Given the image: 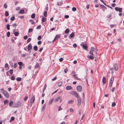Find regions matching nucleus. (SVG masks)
I'll return each instance as SVG.
<instances>
[{
    "label": "nucleus",
    "mask_w": 124,
    "mask_h": 124,
    "mask_svg": "<svg viewBox=\"0 0 124 124\" xmlns=\"http://www.w3.org/2000/svg\"><path fill=\"white\" fill-rule=\"evenodd\" d=\"M80 45L81 46H82L83 48H84V49L86 50H87L88 46H87V44H82V43H81V44Z\"/></svg>",
    "instance_id": "5"
},
{
    "label": "nucleus",
    "mask_w": 124,
    "mask_h": 124,
    "mask_svg": "<svg viewBox=\"0 0 124 124\" xmlns=\"http://www.w3.org/2000/svg\"><path fill=\"white\" fill-rule=\"evenodd\" d=\"M4 8H7V5L5 3L4 4Z\"/></svg>",
    "instance_id": "50"
},
{
    "label": "nucleus",
    "mask_w": 124,
    "mask_h": 124,
    "mask_svg": "<svg viewBox=\"0 0 124 124\" xmlns=\"http://www.w3.org/2000/svg\"><path fill=\"white\" fill-rule=\"evenodd\" d=\"M24 10H21L19 12V13L21 14H23L24 13Z\"/></svg>",
    "instance_id": "21"
},
{
    "label": "nucleus",
    "mask_w": 124,
    "mask_h": 124,
    "mask_svg": "<svg viewBox=\"0 0 124 124\" xmlns=\"http://www.w3.org/2000/svg\"><path fill=\"white\" fill-rule=\"evenodd\" d=\"M72 10L73 11H75L76 10V8L75 7H73L72 8Z\"/></svg>",
    "instance_id": "45"
},
{
    "label": "nucleus",
    "mask_w": 124,
    "mask_h": 124,
    "mask_svg": "<svg viewBox=\"0 0 124 124\" xmlns=\"http://www.w3.org/2000/svg\"><path fill=\"white\" fill-rule=\"evenodd\" d=\"M115 10L116 11H119V8L118 7H116L115 8Z\"/></svg>",
    "instance_id": "44"
},
{
    "label": "nucleus",
    "mask_w": 124,
    "mask_h": 124,
    "mask_svg": "<svg viewBox=\"0 0 124 124\" xmlns=\"http://www.w3.org/2000/svg\"><path fill=\"white\" fill-rule=\"evenodd\" d=\"M114 68L115 70L117 71L118 69V65L117 63H115L114 65Z\"/></svg>",
    "instance_id": "9"
},
{
    "label": "nucleus",
    "mask_w": 124,
    "mask_h": 124,
    "mask_svg": "<svg viewBox=\"0 0 124 124\" xmlns=\"http://www.w3.org/2000/svg\"><path fill=\"white\" fill-rule=\"evenodd\" d=\"M63 58H61L59 59V61L60 62H62L63 61Z\"/></svg>",
    "instance_id": "58"
},
{
    "label": "nucleus",
    "mask_w": 124,
    "mask_h": 124,
    "mask_svg": "<svg viewBox=\"0 0 124 124\" xmlns=\"http://www.w3.org/2000/svg\"><path fill=\"white\" fill-rule=\"evenodd\" d=\"M114 78L113 77H112L110 79V83L109 84V86L110 87H111L113 83V82Z\"/></svg>",
    "instance_id": "3"
},
{
    "label": "nucleus",
    "mask_w": 124,
    "mask_h": 124,
    "mask_svg": "<svg viewBox=\"0 0 124 124\" xmlns=\"http://www.w3.org/2000/svg\"><path fill=\"white\" fill-rule=\"evenodd\" d=\"M69 31H70L67 28L65 31V33L67 34L69 33Z\"/></svg>",
    "instance_id": "23"
},
{
    "label": "nucleus",
    "mask_w": 124,
    "mask_h": 124,
    "mask_svg": "<svg viewBox=\"0 0 124 124\" xmlns=\"http://www.w3.org/2000/svg\"><path fill=\"white\" fill-rule=\"evenodd\" d=\"M74 36V32L72 33L70 35V37L71 38H73Z\"/></svg>",
    "instance_id": "17"
},
{
    "label": "nucleus",
    "mask_w": 124,
    "mask_h": 124,
    "mask_svg": "<svg viewBox=\"0 0 124 124\" xmlns=\"http://www.w3.org/2000/svg\"><path fill=\"white\" fill-rule=\"evenodd\" d=\"M69 16L68 15H66L64 17L66 18H69Z\"/></svg>",
    "instance_id": "62"
},
{
    "label": "nucleus",
    "mask_w": 124,
    "mask_h": 124,
    "mask_svg": "<svg viewBox=\"0 0 124 124\" xmlns=\"http://www.w3.org/2000/svg\"><path fill=\"white\" fill-rule=\"evenodd\" d=\"M61 36V34H58L56 35L55 38L56 40H58L59 38Z\"/></svg>",
    "instance_id": "11"
},
{
    "label": "nucleus",
    "mask_w": 124,
    "mask_h": 124,
    "mask_svg": "<svg viewBox=\"0 0 124 124\" xmlns=\"http://www.w3.org/2000/svg\"><path fill=\"white\" fill-rule=\"evenodd\" d=\"M116 24H110V26L111 28H112L114 27L115 26H116Z\"/></svg>",
    "instance_id": "42"
},
{
    "label": "nucleus",
    "mask_w": 124,
    "mask_h": 124,
    "mask_svg": "<svg viewBox=\"0 0 124 124\" xmlns=\"http://www.w3.org/2000/svg\"><path fill=\"white\" fill-rule=\"evenodd\" d=\"M15 118L14 117L12 116L11 118V121H13L14 120Z\"/></svg>",
    "instance_id": "48"
},
{
    "label": "nucleus",
    "mask_w": 124,
    "mask_h": 124,
    "mask_svg": "<svg viewBox=\"0 0 124 124\" xmlns=\"http://www.w3.org/2000/svg\"><path fill=\"white\" fill-rule=\"evenodd\" d=\"M73 46L74 48H76L77 47V45L75 43H74L73 44Z\"/></svg>",
    "instance_id": "51"
},
{
    "label": "nucleus",
    "mask_w": 124,
    "mask_h": 124,
    "mask_svg": "<svg viewBox=\"0 0 124 124\" xmlns=\"http://www.w3.org/2000/svg\"><path fill=\"white\" fill-rule=\"evenodd\" d=\"M62 84V81H60L58 83V85L59 86H60Z\"/></svg>",
    "instance_id": "19"
},
{
    "label": "nucleus",
    "mask_w": 124,
    "mask_h": 124,
    "mask_svg": "<svg viewBox=\"0 0 124 124\" xmlns=\"http://www.w3.org/2000/svg\"><path fill=\"white\" fill-rule=\"evenodd\" d=\"M35 17V14L34 13L32 14L31 16V17L32 18H34Z\"/></svg>",
    "instance_id": "28"
},
{
    "label": "nucleus",
    "mask_w": 124,
    "mask_h": 124,
    "mask_svg": "<svg viewBox=\"0 0 124 124\" xmlns=\"http://www.w3.org/2000/svg\"><path fill=\"white\" fill-rule=\"evenodd\" d=\"M9 71L10 73L11 74H12L13 73V70L12 69H11Z\"/></svg>",
    "instance_id": "33"
},
{
    "label": "nucleus",
    "mask_w": 124,
    "mask_h": 124,
    "mask_svg": "<svg viewBox=\"0 0 124 124\" xmlns=\"http://www.w3.org/2000/svg\"><path fill=\"white\" fill-rule=\"evenodd\" d=\"M8 100H5L4 101V104L6 105V104L8 103Z\"/></svg>",
    "instance_id": "41"
},
{
    "label": "nucleus",
    "mask_w": 124,
    "mask_h": 124,
    "mask_svg": "<svg viewBox=\"0 0 124 124\" xmlns=\"http://www.w3.org/2000/svg\"><path fill=\"white\" fill-rule=\"evenodd\" d=\"M66 89L67 90H72V86H67L66 87Z\"/></svg>",
    "instance_id": "12"
},
{
    "label": "nucleus",
    "mask_w": 124,
    "mask_h": 124,
    "mask_svg": "<svg viewBox=\"0 0 124 124\" xmlns=\"http://www.w3.org/2000/svg\"><path fill=\"white\" fill-rule=\"evenodd\" d=\"M39 64L38 63H37L36 65L35 66V68H39Z\"/></svg>",
    "instance_id": "24"
},
{
    "label": "nucleus",
    "mask_w": 124,
    "mask_h": 124,
    "mask_svg": "<svg viewBox=\"0 0 124 124\" xmlns=\"http://www.w3.org/2000/svg\"><path fill=\"white\" fill-rule=\"evenodd\" d=\"M77 91L79 92H80L82 90V87L81 85H78L77 87Z\"/></svg>",
    "instance_id": "6"
},
{
    "label": "nucleus",
    "mask_w": 124,
    "mask_h": 124,
    "mask_svg": "<svg viewBox=\"0 0 124 124\" xmlns=\"http://www.w3.org/2000/svg\"><path fill=\"white\" fill-rule=\"evenodd\" d=\"M31 40V38H29L27 41V43H28L30 42Z\"/></svg>",
    "instance_id": "34"
},
{
    "label": "nucleus",
    "mask_w": 124,
    "mask_h": 124,
    "mask_svg": "<svg viewBox=\"0 0 124 124\" xmlns=\"http://www.w3.org/2000/svg\"><path fill=\"white\" fill-rule=\"evenodd\" d=\"M8 66V64L7 63H6L5 65V68L7 67Z\"/></svg>",
    "instance_id": "52"
},
{
    "label": "nucleus",
    "mask_w": 124,
    "mask_h": 124,
    "mask_svg": "<svg viewBox=\"0 0 124 124\" xmlns=\"http://www.w3.org/2000/svg\"><path fill=\"white\" fill-rule=\"evenodd\" d=\"M21 103L19 101H18L16 105V107H20L21 105Z\"/></svg>",
    "instance_id": "8"
},
{
    "label": "nucleus",
    "mask_w": 124,
    "mask_h": 124,
    "mask_svg": "<svg viewBox=\"0 0 124 124\" xmlns=\"http://www.w3.org/2000/svg\"><path fill=\"white\" fill-rule=\"evenodd\" d=\"M102 82L104 84L106 82V78L105 77H103L102 80Z\"/></svg>",
    "instance_id": "15"
},
{
    "label": "nucleus",
    "mask_w": 124,
    "mask_h": 124,
    "mask_svg": "<svg viewBox=\"0 0 124 124\" xmlns=\"http://www.w3.org/2000/svg\"><path fill=\"white\" fill-rule=\"evenodd\" d=\"M54 100V99H52L49 102V105H50L52 104V103L53 101Z\"/></svg>",
    "instance_id": "32"
},
{
    "label": "nucleus",
    "mask_w": 124,
    "mask_h": 124,
    "mask_svg": "<svg viewBox=\"0 0 124 124\" xmlns=\"http://www.w3.org/2000/svg\"><path fill=\"white\" fill-rule=\"evenodd\" d=\"M18 64L19 66H23L24 65V64H23L22 62H18Z\"/></svg>",
    "instance_id": "18"
},
{
    "label": "nucleus",
    "mask_w": 124,
    "mask_h": 124,
    "mask_svg": "<svg viewBox=\"0 0 124 124\" xmlns=\"http://www.w3.org/2000/svg\"><path fill=\"white\" fill-rule=\"evenodd\" d=\"M41 43V41H39L38 42V45H40Z\"/></svg>",
    "instance_id": "63"
},
{
    "label": "nucleus",
    "mask_w": 124,
    "mask_h": 124,
    "mask_svg": "<svg viewBox=\"0 0 124 124\" xmlns=\"http://www.w3.org/2000/svg\"><path fill=\"white\" fill-rule=\"evenodd\" d=\"M57 78V77H55L54 78L52 79V81H53L55 80Z\"/></svg>",
    "instance_id": "56"
},
{
    "label": "nucleus",
    "mask_w": 124,
    "mask_h": 124,
    "mask_svg": "<svg viewBox=\"0 0 124 124\" xmlns=\"http://www.w3.org/2000/svg\"><path fill=\"white\" fill-rule=\"evenodd\" d=\"M68 71V69L67 68L64 70V72L65 73H66Z\"/></svg>",
    "instance_id": "53"
},
{
    "label": "nucleus",
    "mask_w": 124,
    "mask_h": 124,
    "mask_svg": "<svg viewBox=\"0 0 124 124\" xmlns=\"http://www.w3.org/2000/svg\"><path fill=\"white\" fill-rule=\"evenodd\" d=\"M62 109V108H61V106H59L58 108V111H59Z\"/></svg>",
    "instance_id": "54"
},
{
    "label": "nucleus",
    "mask_w": 124,
    "mask_h": 124,
    "mask_svg": "<svg viewBox=\"0 0 124 124\" xmlns=\"http://www.w3.org/2000/svg\"><path fill=\"white\" fill-rule=\"evenodd\" d=\"M22 80L21 78L20 77H18L16 79V80L17 81H21Z\"/></svg>",
    "instance_id": "22"
},
{
    "label": "nucleus",
    "mask_w": 124,
    "mask_h": 124,
    "mask_svg": "<svg viewBox=\"0 0 124 124\" xmlns=\"http://www.w3.org/2000/svg\"><path fill=\"white\" fill-rule=\"evenodd\" d=\"M10 32L8 31L7 32V36L8 37H9L10 36Z\"/></svg>",
    "instance_id": "39"
},
{
    "label": "nucleus",
    "mask_w": 124,
    "mask_h": 124,
    "mask_svg": "<svg viewBox=\"0 0 124 124\" xmlns=\"http://www.w3.org/2000/svg\"><path fill=\"white\" fill-rule=\"evenodd\" d=\"M27 48L28 50L29 51L31 50L32 48V46L31 44L30 43L28 46Z\"/></svg>",
    "instance_id": "10"
},
{
    "label": "nucleus",
    "mask_w": 124,
    "mask_h": 124,
    "mask_svg": "<svg viewBox=\"0 0 124 124\" xmlns=\"http://www.w3.org/2000/svg\"><path fill=\"white\" fill-rule=\"evenodd\" d=\"M113 68H111L110 69V70L111 71V73L112 74H113Z\"/></svg>",
    "instance_id": "57"
},
{
    "label": "nucleus",
    "mask_w": 124,
    "mask_h": 124,
    "mask_svg": "<svg viewBox=\"0 0 124 124\" xmlns=\"http://www.w3.org/2000/svg\"><path fill=\"white\" fill-rule=\"evenodd\" d=\"M15 76H13L11 77V79L12 80H15Z\"/></svg>",
    "instance_id": "40"
},
{
    "label": "nucleus",
    "mask_w": 124,
    "mask_h": 124,
    "mask_svg": "<svg viewBox=\"0 0 124 124\" xmlns=\"http://www.w3.org/2000/svg\"><path fill=\"white\" fill-rule=\"evenodd\" d=\"M38 48V46H34L33 48L36 51L37 50Z\"/></svg>",
    "instance_id": "20"
},
{
    "label": "nucleus",
    "mask_w": 124,
    "mask_h": 124,
    "mask_svg": "<svg viewBox=\"0 0 124 124\" xmlns=\"http://www.w3.org/2000/svg\"><path fill=\"white\" fill-rule=\"evenodd\" d=\"M41 21L42 22H45L46 21V18L45 17H43V18H42Z\"/></svg>",
    "instance_id": "25"
},
{
    "label": "nucleus",
    "mask_w": 124,
    "mask_h": 124,
    "mask_svg": "<svg viewBox=\"0 0 124 124\" xmlns=\"http://www.w3.org/2000/svg\"><path fill=\"white\" fill-rule=\"evenodd\" d=\"M72 73L74 74L73 76V77H75V76L76 75V72L74 71H73L72 72Z\"/></svg>",
    "instance_id": "49"
},
{
    "label": "nucleus",
    "mask_w": 124,
    "mask_h": 124,
    "mask_svg": "<svg viewBox=\"0 0 124 124\" xmlns=\"http://www.w3.org/2000/svg\"><path fill=\"white\" fill-rule=\"evenodd\" d=\"M15 17L14 16H12L11 17V18H10V19L11 21H13L15 19Z\"/></svg>",
    "instance_id": "37"
},
{
    "label": "nucleus",
    "mask_w": 124,
    "mask_h": 124,
    "mask_svg": "<svg viewBox=\"0 0 124 124\" xmlns=\"http://www.w3.org/2000/svg\"><path fill=\"white\" fill-rule=\"evenodd\" d=\"M46 103L44 104L42 107L41 110L42 111H44L45 108L46 107Z\"/></svg>",
    "instance_id": "16"
},
{
    "label": "nucleus",
    "mask_w": 124,
    "mask_h": 124,
    "mask_svg": "<svg viewBox=\"0 0 124 124\" xmlns=\"http://www.w3.org/2000/svg\"><path fill=\"white\" fill-rule=\"evenodd\" d=\"M41 26L40 25H38L37 27V29H39L41 28Z\"/></svg>",
    "instance_id": "46"
},
{
    "label": "nucleus",
    "mask_w": 124,
    "mask_h": 124,
    "mask_svg": "<svg viewBox=\"0 0 124 124\" xmlns=\"http://www.w3.org/2000/svg\"><path fill=\"white\" fill-rule=\"evenodd\" d=\"M47 11H45L44 12V13L43 15L45 17H46L47 16Z\"/></svg>",
    "instance_id": "27"
},
{
    "label": "nucleus",
    "mask_w": 124,
    "mask_h": 124,
    "mask_svg": "<svg viewBox=\"0 0 124 124\" xmlns=\"http://www.w3.org/2000/svg\"><path fill=\"white\" fill-rule=\"evenodd\" d=\"M35 100V97L34 96L31 97L30 98V102L33 103Z\"/></svg>",
    "instance_id": "7"
},
{
    "label": "nucleus",
    "mask_w": 124,
    "mask_h": 124,
    "mask_svg": "<svg viewBox=\"0 0 124 124\" xmlns=\"http://www.w3.org/2000/svg\"><path fill=\"white\" fill-rule=\"evenodd\" d=\"M90 50H91V51H93V52H95L96 53V49L94 47H92L91 48Z\"/></svg>",
    "instance_id": "14"
},
{
    "label": "nucleus",
    "mask_w": 124,
    "mask_h": 124,
    "mask_svg": "<svg viewBox=\"0 0 124 124\" xmlns=\"http://www.w3.org/2000/svg\"><path fill=\"white\" fill-rule=\"evenodd\" d=\"M85 79V80L86 82L88 85V82L87 78V76H86L84 78Z\"/></svg>",
    "instance_id": "26"
},
{
    "label": "nucleus",
    "mask_w": 124,
    "mask_h": 124,
    "mask_svg": "<svg viewBox=\"0 0 124 124\" xmlns=\"http://www.w3.org/2000/svg\"><path fill=\"white\" fill-rule=\"evenodd\" d=\"M5 16H8L9 15V13L7 11H6L5 12Z\"/></svg>",
    "instance_id": "35"
},
{
    "label": "nucleus",
    "mask_w": 124,
    "mask_h": 124,
    "mask_svg": "<svg viewBox=\"0 0 124 124\" xmlns=\"http://www.w3.org/2000/svg\"><path fill=\"white\" fill-rule=\"evenodd\" d=\"M29 21L30 22H31V23H34L35 22L33 21L32 20H29Z\"/></svg>",
    "instance_id": "59"
},
{
    "label": "nucleus",
    "mask_w": 124,
    "mask_h": 124,
    "mask_svg": "<svg viewBox=\"0 0 124 124\" xmlns=\"http://www.w3.org/2000/svg\"><path fill=\"white\" fill-rule=\"evenodd\" d=\"M13 104V101H10L9 103V106L11 107Z\"/></svg>",
    "instance_id": "31"
},
{
    "label": "nucleus",
    "mask_w": 124,
    "mask_h": 124,
    "mask_svg": "<svg viewBox=\"0 0 124 124\" xmlns=\"http://www.w3.org/2000/svg\"><path fill=\"white\" fill-rule=\"evenodd\" d=\"M27 38H28L27 36V35H26L23 38L25 39H27Z\"/></svg>",
    "instance_id": "61"
},
{
    "label": "nucleus",
    "mask_w": 124,
    "mask_h": 124,
    "mask_svg": "<svg viewBox=\"0 0 124 124\" xmlns=\"http://www.w3.org/2000/svg\"><path fill=\"white\" fill-rule=\"evenodd\" d=\"M10 25L9 24H8L6 26V28L8 30H9L10 29Z\"/></svg>",
    "instance_id": "36"
},
{
    "label": "nucleus",
    "mask_w": 124,
    "mask_h": 124,
    "mask_svg": "<svg viewBox=\"0 0 124 124\" xmlns=\"http://www.w3.org/2000/svg\"><path fill=\"white\" fill-rule=\"evenodd\" d=\"M115 5L116 4L115 3H113L111 4V6L113 7H114L115 6Z\"/></svg>",
    "instance_id": "64"
},
{
    "label": "nucleus",
    "mask_w": 124,
    "mask_h": 124,
    "mask_svg": "<svg viewBox=\"0 0 124 124\" xmlns=\"http://www.w3.org/2000/svg\"><path fill=\"white\" fill-rule=\"evenodd\" d=\"M70 93L71 95L75 96L76 97H78V94L76 91H72L70 92Z\"/></svg>",
    "instance_id": "2"
},
{
    "label": "nucleus",
    "mask_w": 124,
    "mask_h": 124,
    "mask_svg": "<svg viewBox=\"0 0 124 124\" xmlns=\"http://www.w3.org/2000/svg\"><path fill=\"white\" fill-rule=\"evenodd\" d=\"M116 104L115 102H113L112 104V107H114L116 105Z\"/></svg>",
    "instance_id": "43"
},
{
    "label": "nucleus",
    "mask_w": 124,
    "mask_h": 124,
    "mask_svg": "<svg viewBox=\"0 0 124 124\" xmlns=\"http://www.w3.org/2000/svg\"><path fill=\"white\" fill-rule=\"evenodd\" d=\"M14 34L15 36H17L19 34V33L18 32H16L14 33Z\"/></svg>",
    "instance_id": "30"
},
{
    "label": "nucleus",
    "mask_w": 124,
    "mask_h": 124,
    "mask_svg": "<svg viewBox=\"0 0 124 124\" xmlns=\"http://www.w3.org/2000/svg\"><path fill=\"white\" fill-rule=\"evenodd\" d=\"M41 39V36H38L37 39L38 40H40Z\"/></svg>",
    "instance_id": "47"
},
{
    "label": "nucleus",
    "mask_w": 124,
    "mask_h": 124,
    "mask_svg": "<svg viewBox=\"0 0 124 124\" xmlns=\"http://www.w3.org/2000/svg\"><path fill=\"white\" fill-rule=\"evenodd\" d=\"M89 58L91 60H93L94 59V58H93V57L92 56H91V55H90L89 56Z\"/></svg>",
    "instance_id": "29"
},
{
    "label": "nucleus",
    "mask_w": 124,
    "mask_h": 124,
    "mask_svg": "<svg viewBox=\"0 0 124 124\" xmlns=\"http://www.w3.org/2000/svg\"><path fill=\"white\" fill-rule=\"evenodd\" d=\"M77 98V100L78 102L77 105L79 107L81 104V100L80 98L79 97V96H78V97Z\"/></svg>",
    "instance_id": "4"
},
{
    "label": "nucleus",
    "mask_w": 124,
    "mask_h": 124,
    "mask_svg": "<svg viewBox=\"0 0 124 124\" xmlns=\"http://www.w3.org/2000/svg\"><path fill=\"white\" fill-rule=\"evenodd\" d=\"M76 79L78 80H80L81 79L80 78H78L77 76H75L74 77Z\"/></svg>",
    "instance_id": "60"
},
{
    "label": "nucleus",
    "mask_w": 124,
    "mask_h": 124,
    "mask_svg": "<svg viewBox=\"0 0 124 124\" xmlns=\"http://www.w3.org/2000/svg\"><path fill=\"white\" fill-rule=\"evenodd\" d=\"M33 30V29L32 28H30L29 29L28 31V32L30 33L32 32Z\"/></svg>",
    "instance_id": "38"
},
{
    "label": "nucleus",
    "mask_w": 124,
    "mask_h": 124,
    "mask_svg": "<svg viewBox=\"0 0 124 124\" xmlns=\"http://www.w3.org/2000/svg\"><path fill=\"white\" fill-rule=\"evenodd\" d=\"M0 91L6 98H8L9 97V94L7 91H5L3 88L1 89Z\"/></svg>",
    "instance_id": "1"
},
{
    "label": "nucleus",
    "mask_w": 124,
    "mask_h": 124,
    "mask_svg": "<svg viewBox=\"0 0 124 124\" xmlns=\"http://www.w3.org/2000/svg\"><path fill=\"white\" fill-rule=\"evenodd\" d=\"M61 98V96H59L56 98L55 100V101H54V102H58L59 100Z\"/></svg>",
    "instance_id": "13"
},
{
    "label": "nucleus",
    "mask_w": 124,
    "mask_h": 124,
    "mask_svg": "<svg viewBox=\"0 0 124 124\" xmlns=\"http://www.w3.org/2000/svg\"><path fill=\"white\" fill-rule=\"evenodd\" d=\"M122 8H119V12H122Z\"/></svg>",
    "instance_id": "55"
}]
</instances>
